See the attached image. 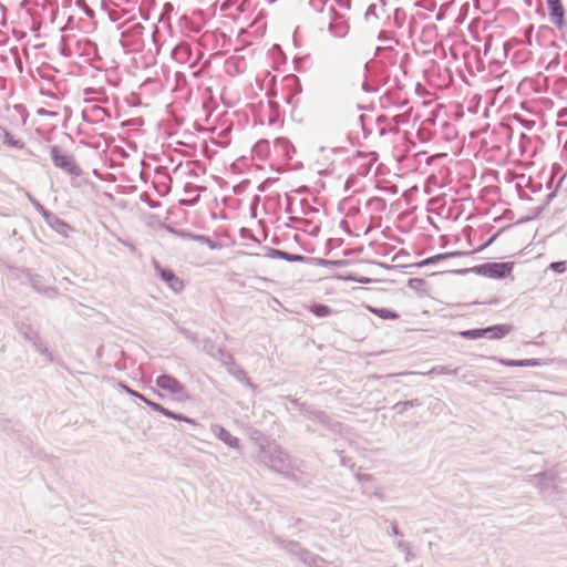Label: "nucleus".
<instances>
[{
  "instance_id": "13",
  "label": "nucleus",
  "mask_w": 567,
  "mask_h": 567,
  "mask_svg": "<svg viewBox=\"0 0 567 567\" xmlns=\"http://www.w3.org/2000/svg\"><path fill=\"white\" fill-rule=\"evenodd\" d=\"M549 268L558 274H563L566 271V262L565 261H555L549 265Z\"/></svg>"
},
{
  "instance_id": "9",
  "label": "nucleus",
  "mask_w": 567,
  "mask_h": 567,
  "mask_svg": "<svg viewBox=\"0 0 567 567\" xmlns=\"http://www.w3.org/2000/svg\"><path fill=\"white\" fill-rule=\"evenodd\" d=\"M367 309L374 313L375 316L382 318V319H391V320H394V319H398L399 318V315L394 311H391L389 309H385V308H373L371 306H368Z\"/></svg>"
},
{
  "instance_id": "10",
  "label": "nucleus",
  "mask_w": 567,
  "mask_h": 567,
  "mask_svg": "<svg viewBox=\"0 0 567 567\" xmlns=\"http://www.w3.org/2000/svg\"><path fill=\"white\" fill-rule=\"evenodd\" d=\"M310 311L316 315L317 317H327L331 313V310L329 307L320 303L312 305L310 307Z\"/></svg>"
},
{
  "instance_id": "14",
  "label": "nucleus",
  "mask_w": 567,
  "mask_h": 567,
  "mask_svg": "<svg viewBox=\"0 0 567 567\" xmlns=\"http://www.w3.org/2000/svg\"><path fill=\"white\" fill-rule=\"evenodd\" d=\"M432 260H433L432 258H431V259H426V260L424 261V264H430Z\"/></svg>"
},
{
  "instance_id": "6",
  "label": "nucleus",
  "mask_w": 567,
  "mask_h": 567,
  "mask_svg": "<svg viewBox=\"0 0 567 567\" xmlns=\"http://www.w3.org/2000/svg\"><path fill=\"white\" fill-rule=\"evenodd\" d=\"M159 274L173 290L181 291L184 288V282L172 270L161 269Z\"/></svg>"
},
{
  "instance_id": "2",
  "label": "nucleus",
  "mask_w": 567,
  "mask_h": 567,
  "mask_svg": "<svg viewBox=\"0 0 567 567\" xmlns=\"http://www.w3.org/2000/svg\"><path fill=\"white\" fill-rule=\"evenodd\" d=\"M547 4L549 8V17L551 22L558 28L563 29L565 27V10L563 8L560 0H547Z\"/></svg>"
},
{
  "instance_id": "5",
  "label": "nucleus",
  "mask_w": 567,
  "mask_h": 567,
  "mask_svg": "<svg viewBox=\"0 0 567 567\" xmlns=\"http://www.w3.org/2000/svg\"><path fill=\"white\" fill-rule=\"evenodd\" d=\"M488 274L495 278H505L511 275L513 270V264L511 262H502V264H489L487 265Z\"/></svg>"
},
{
  "instance_id": "7",
  "label": "nucleus",
  "mask_w": 567,
  "mask_h": 567,
  "mask_svg": "<svg viewBox=\"0 0 567 567\" xmlns=\"http://www.w3.org/2000/svg\"><path fill=\"white\" fill-rule=\"evenodd\" d=\"M487 330V333H489L491 338H494V339H501L503 337H505L506 334H508L512 330H513V327L511 324H497V326H493V327H488L486 328Z\"/></svg>"
},
{
  "instance_id": "3",
  "label": "nucleus",
  "mask_w": 567,
  "mask_h": 567,
  "mask_svg": "<svg viewBox=\"0 0 567 567\" xmlns=\"http://www.w3.org/2000/svg\"><path fill=\"white\" fill-rule=\"evenodd\" d=\"M156 384L159 389L169 393H182L184 391V385L177 379L171 375L158 377Z\"/></svg>"
},
{
  "instance_id": "1",
  "label": "nucleus",
  "mask_w": 567,
  "mask_h": 567,
  "mask_svg": "<svg viewBox=\"0 0 567 567\" xmlns=\"http://www.w3.org/2000/svg\"><path fill=\"white\" fill-rule=\"evenodd\" d=\"M51 157L55 166L60 167L64 172L71 175H79L80 168L76 165L74 158L65 152H62L59 147L54 146L51 150Z\"/></svg>"
},
{
  "instance_id": "4",
  "label": "nucleus",
  "mask_w": 567,
  "mask_h": 567,
  "mask_svg": "<svg viewBox=\"0 0 567 567\" xmlns=\"http://www.w3.org/2000/svg\"><path fill=\"white\" fill-rule=\"evenodd\" d=\"M140 398L148 405L151 406L154 411L169 417V419H174V420H178V421H184L186 423H189V424H195V422L192 420V419H188L186 416H183L181 414H176L174 413L173 411L162 406L161 404L158 403H155V402H152V401H148L146 400L144 396L140 395Z\"/></svg>"
},
{
  "instance_id": "8",
  "label": "nucleus",
  "mask_w": 567,
  "mask_h": 567,
  "mask_svg": "<svg viewBox=\"0 0 567 567\" xmlns=\"http://www.w3.org/2000/svg\"><path fill=\"white\" fill-rule=\"evenodd\" d=\"M499 362L506 367H535L538 364L537 360L526 359V360H505L501 359Z\"/></svg>"
},
{
  "instance_id": "12",
  "label": "nucleus",
  "mask_w": 567,
  "mask_h": 567,
  "mask_svg": "<svg viewBox=\"0 0 567 567\" xmlns=\"http://www.w3.org/2000/svg\"><path fill=\"white\" fill-rule=\"evenodd\" d=\"M192 238L196 241L207 245L210 249L217 248V244L206 236L197 235V236H192Z\"/></svg>"
},
{
  "instance_id": "11",
  "label": "nucleus",
  "mask_w": 567,
  "mask_h": 567,
  "mask_svg": "<svg viewBox=\"0 0 567 567\" xmlns=\"http://www.w3.org/2000/svg\"><path fill=\"white\" fill-rule=\"evenodd\" d=\"M486 333H487V330H486V329H474V330H466V331H462V332H460V334H461L463 338H466V339H477V338H482V337H484Z\"/></svg>"
}]
</instances>
